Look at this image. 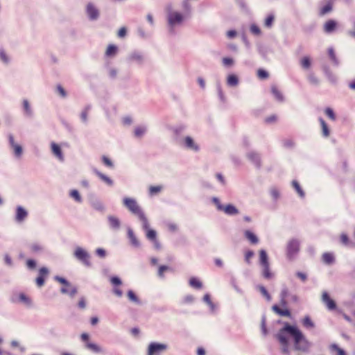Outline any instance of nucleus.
Listing matches in <instances>:
<instances>
[{"label":"nucleus","instance_id":"f257e3e1","mask_svg":"<svg viewBox=\"0 0 355 355\" xmlns=\"http://www.w3.org/2000/svg\"><path fill=\"white\" fill-rule=\"evenodd\" d=\"M276 338L282 347V352L288 354L290 352V338L292 339L295 350L302 352L309 351L311 343L302 331L295 326L286 323L276 335Z\"/></svg>","mask_w":355,"mask_h":355},{"label":"nucleus","instance_id":"f03ea898","mask_svg":"<svg viewBox=\"0 0 355 355\" xmlns=\"http://www.w3.org/2000/svg\"><path fill=\"white\" fill-rule=\"evenodd\" d=\"M124 204L127 206V207L135 214H137L139 218L142 220V222H145L146 217L140 209L139 206L137 205L136 200L131 198H125Z\"/></svg>","mask_w":355,"mask_h":355},{"label":"nucleus","instance_id":"7ed1b4c3","mask_svg":"<svg viewBox=\"0 0 355 355\" xmlns=\"http://www.w3.org/2000/svg\"><path fill=\"white\" fill-rule=\"evenodd\" d=\"M184 17L178 12H171L168 15V23L171 28L180 24L183 21Z\"/></svg>","mask_w":355,"mask_h":355},{"label":"nucleus","instance_id":"20e7f679","mask_svg":"<svg viewBox=\"0 0 355 355\" xmlns=\"http://www.w3.org/2000/svg\"><path fill=\"white\" fill-rule=\"evenodd\" d=\"M143 226L144 230L146 231L147 238L152 241L157 247H159V243L156 238V232L152 229H150L147 218L146 219L145 222H143Z\"/></svg>","mask_w":355,"mask_h":355},{"label":"nucleus","instance_id":"39448f33","mask_svg":"<svg viewBox=\"0 0 355 355\" xmlns=\"http://www.w3.org/2000/svg\"><path fill=\"white\" fill-rule=\"evenodd\" d=\"M300 250V242L297 240H291L287 247V254L290 258L295 256Z\"/></svg>","mask_w":355,"mask_h":355},{"label":"nucleus","instance_id":"423d86ee","mask_svg":"<svg viewBox=\"0 0 355 355\" xmlns=\"http://www.w3.org/2000/svg\"><path fill=\"white\" fill-rule=\"evenodd\" d=\"M166 349V345L159 343H151L148 347V355H161Z\"/></svg>","mask_w":355,"mask_h":355},{"label":"nucleus","instance_id":"0eeeda50","mask_svg":"<svg viewBox=\"0 0 355 355\" xmlns=\"http://www.w3.org/2000/svg\"><path fill=\"white\" fill-rule=\"evenodd\" d=\"M214 202L217 205L218 209L225 211L227 214L234 215L239 213L238 209L232 205L223 206L219 203V200L218 199H214Z\"/></svg>","mask_w":355,"mask_h":355},{"label":"nucleus","instance_id":"6e6552de","mask_svg":"<svg viewBox=\"0 0 355 355\" xmlns=\"http://www.w3.org/2000/svg\"><path fill=\"white\" fill-rule=\"evenodd\" d=\"M272 310L280 316L287 318L292 317L291 311L288 307H283L280 305L275 304L272 306Z\"/></svg>","mask_w":355,"mask_h":355},{"label":"nucleus","instance_id":"1a4fd4ad","mask_svg":"<svg viewBox=\"0 0 355 355\" xmlns=\"http://www.w3.org/2000/svg\"><path fill=\"white\" fill-rule=\"evenodd\" d=\"M75 257L85 264H87V252L80 247H77L74 251Z\"/></svg>","mask_w":355,"mask_h":355},{"label":"nucleus","instance_id":"9d476101","mask_svg":"<svg viewBox=\"0 0 355 355\" xmlns=\"http://www.w3.org/2000/svg\"><path fill=\"white\" fill-rule=\"evenodd\" d=\"M48 274L49 270L46 268L42 267L40 269L39 275L35 280L36 284L38 287H42L44 284L45 279Z\"/></svg>","mask_w":355,"mask_h":355},{"label":"nucleus","instance_id":"9b49d317","mask_svg":"<svg viewBox=\"0 0 355 355\" xmlns=\"http://www.w3.org/2000/svg\"><path fill=\"white\" fill-rule=\"evenodd\" d=\"M322 300L326 303L327 307L330 310H335L336 309V304L335 301L331 297L329 294L324 292L322 294Z\"/></svg>","mask_w":355,"mask_h":355},{"label":"nucleus","instance_id":"f8f14e48","mask_svg":"<svg viewBox=\"0 0 355 355\" xmlns=\"http://www.w3.org/2000/svg\"><path fill=\"white\" fill-rule=\"evenodd\" d=\"M28 216V212L22 207L19 206L16 209L15 219L17 222L23 221Z\"/></svg>","mask_w":355,"mask_h":355},{"label":"nucleus","instance_id":"ddd939ff","mask_svg":"<svg viewBox=\"0 0 355 355\" xmlns=\"http://www.w3.org/2000/svg\"><path fill=\"white\" fill-rule=\"evenodd\" d=\"M51 146V150H52L53 154L59 160L63 161L64 156H63V154L62 153V150H61L60 146L58 145L57 144L54 143V142H52Z\"/></svg>","mask_w":355,"mask_h":355},{"label":"nucleus","instance_id":"4468645a","mask_svg":"<svg viewBox=\"0 0 355 355\" xmlns=\"http://www.w3.org/2000/svg\"><path fill=\"white\" fill-rule=\"evenodd\" d=\"M9 141H10V144L14 150L15 155L17 157H19L21 155L22 152H23L21 146L20 145L15 143L14 138L11 135L9 137Z\"/></svg>","mask_w":355,"mask_h":355},{"label":"nucleus","instance_id":"2eb2a0df","mask_svg":"<svg viewBox=\"0 0 355 355\" xmlns=\"http://www.w3.org/2000/svg\"><path fill=\"white\" fill-rule=\"evenodd\" d=\"M334 1L333 0H327L326 3L320 8V14L324 15L332 10Z\"/></svg>","mask_w":355,"mask_h":355},{"label":"nucleus","instance_id":"dca6fc26","mask_svg":"<svg viewBox=\"0 0 355 355\" xmlns=\"http://www.w3.org/2000/svg\"><path fill=\"white\" fill-rule=\"evenodd\" d=\"M337 22L333 19L328 20L324 25V29L327 33H331L336 30Z\"/></svg>","mask_w":355,"mask_h":355},{"label":"nucleus","instance_id":"f3484780","mask_svg":"<svg viewBox=\"0 0 355 355\" xmlns=\"http://www.w3.org/2000/svg\"><path fill=\"white\" fill-rule=\"evenodd\" d=\"M245 236L252 244H256L258 242L257 236L250 230L245 232Z\"/></svg>","mask_w":355,"mask_h":355},{"label":"nucleus","instance_id":"a211bd4d","mask_svg":"<svg viewBox=\"0 0 355 355\" xmlns=\"http://www.w3.org/2000/svg\"><path fill=\"white\" fill-rule=\"evenodd\" d=\"M185 146L188 148H193L196 150H198V146L194 144L193 139L190 137H186L184 139Z\"/></svg>","mask_w":355,"mask_h":355},{"label":"nucleus","instance_id":"6ab92c4d","mask_svg":"<svg viewBox=\"0 0 355 355\" xmlns=\"http://www.w3.org/2000/svg\"><path fill=\"white\" fill-rule=\"evenodd\" d=\"M61 292L62 293L69 294L70 295H73L76 291V289L69 284V287H67L66 285H63L61 288Z\"/></svg>","mask_w":355,"mask_h":355},{"label":"nucleus","instance_id":"aec40b11","mask_svg":"<svg viewBox=\"0 0 355 355\" xmlns=\"http://www.w3.org/2000/svg\"><path fill=\"white\" fill-rule=\"evenodd\" d=\"M303 326L306 329H313L314 323L309 316H306L302 321Z\"/></svg>","mask_w":355,"mask_h":355},{"label":"nucleus","instance_id":"412c9836","mask_svg":"<svg viewBox=\"0 0 355 355\" xmlns=\"http://www.w3.org/2000/svg\"><path fill=\"white\" fill-rule=\"evenodd\" d=\"M19 302L24 303L27 306L31 305V300L24 293H21L18 295Z\"/></svg>","mask_w":355,"mask_h":355},{"label":"nucleus","instance_id":"4be33fe9","mask_svg":"<svg viewBox=\"0 0 355 355\" xmlns=\"http://www.w3.org/2000/svg\"><path fill=\"white\" fill-rule=\"evenodd\" d=\"M322 259L326 263L331 264L334 261V256L332 253L327 252L322 255Z\"/></svg>","mask_w":355,"mask_h":355},{"label":"nucleus","instance_id":"5701e85b","mask_svg":"<svg viewBox=\"0 0 355 355\" xmlns=\"http://www.w3.org/2000/svg\"><path fill=\"white\" fill-rule=\"evenodd\" d=\"M271 90H272V94L277 98V99H278L279 101H283V99H284L283 94H282V92L280 91V89L277 87H276V86L272 87Z\"/></svg>","mask_w":355,"mask_h":355},{"label":"nucleus","instance_id":"b1692460","mask_svg":"<svg viewBox=\"0 0 355 355\" xmlns=\"http://www.w3.org/2000/svg\"><path fill=\"white\" fill-rule=\"evenodd\" d=\"M239 83L238 77L234 74L229 75L227 77V83L230 86H236Z\"/></svg>","mask_w":355,"mask_h":355},{"label":"nucleus","instance_id":"393cba45","mask_svg":"<svg viewBox=\"0 0 355 355\" xmlns=\"http://www.w3.org/2000/svg\"><path fill=\"white\" fill-rule=\"evenodd\" d=\"M260 254V263L261 266L269 264L267 254L265 250H261L259 252Z\"/></svg>","mask_w":355,"mask_h":355},{"label":"nucleus","instance_id":"a878e982","mask_svg":"<svg viewBox=\"0 0 355 355\" xmlns=\"http://www.w3.org/2000/svg\"><path fill=\"white\" fill-rule=\"evenodd\" d=\"M118 48L114 45H109L107 51L106 55L109 57L114 56L117 53Z\"/></svg>","mask_w":355,"mask_h":355},{"label":"nucleus","instance_id":"bb28decb","mask_svg":"<svg viewBox=\"0 0 355 355\" xmlns=\"http://www.w3.org/2000/svg\"><path fill=\"white\" fill-rule=\"evenodd\" d=\"M262 266L263 267V276L267 279H272L273 277V274L270 270L269 264L263 265Z\"/></svg>","mask_w":355,"mask_h":355},{"label":"nucleus","instance_id":"cd10ccee","mask_svg":"<svg viewBox=\"0 0 355 355\" xmlns=\"http://www.w3.org/2000/svg\"><path fill=\"white\" fill-rule=\"evenodd\" d=\"M190 285L196 288H202V283L200 281L196 278L192 277L189 280Z\"/></svg>","mask_w":355,"mask_h":355},{"label":"nucleus","instance_id":"c85d7f7f","mask_svg":"<svg viewBox=\"0 0 355 355\" xmlns=\"http://www.w3.org/2000/svg\"><path fill=\"white\" fill-rule=\"evenodd\" d=\"M162 189V187L160 185L151 186L149 188V193L151 196H154L159 193Z\"/></svg>","mask_w":355,"mask_h":355},{"label":"nucleus","instance_id":"c756f323","mask_svg":"<svg viewBox=\"0 0 355 355\" xmlns=\"http://www.w3.org/2000/svg\"><path fill=\"white\" fill-rule=\"evenodd\" d=\"M109 221H110L111 226L114 228H118L120 225V221L116 217H114V216L110 217Z\"/></svg>","mask_w":355,"mask_h":355},{"label":"nucleus","instance_id":"7c9ffc66","mask_svg":"<svg viewBox=\"0 0 355 355\" xmlns=\"http://www.w3.org/2000/svg\"><path fill=\"white\" fill-rule=\"evenodd\" d=\"M331 349L336 352V355H346L345 351L340 348L337 345L333 344L331 346Z\"/></svg>","mask_w":355,"mask_h":355},{"label":"nucleus","instance_id":"2f4dec72","mask_svg":"<svg viewBox=\"0 0 355 355\" xmlns=\"http://www.w3.org/2000/svg\"><path fill=\"white\" fill-rule=\"evenodd\" d=\"M99 16V12L98 10L92 6H90V19H96Z\"/></svg>","mask_w":355,"mask_h":355},{"label":"nucleus","instance_id":"473e14b6","mask_svg":"<svg viewBox=\"0 0 355 355\" xmlns=\"http://www.w3.org/2000/svg\"><path fill=\"white\" fill-rule=\"evenodd\" d=\"M301 64L305 69H309L311 67V60L309 57H304L301 60Z\"/></svg>","mask_w":355,"mask_h":355},{"label":"nucleus","instance_id":"72a5a7b5","mask_svg":"<svg viewBox=\"0 0 355 355\" xmlns=\"http://www.w3.org/2000/svg\"><path fill=\"white\" fill-rule=\"evenodd\" d=\"M257 75L260 79H266L268 78V73L263 69H259L257 71Z\"/></svg>","mask_w":355,"mask_h":355},{"label":"nucleus","instance_id":"f704fd0d","mask_svg":"<svg viewBox=\"0 0 355 355\" xmlns=\"http://www.w3.org/2000/svg\"><path fill=\"white\" fill-rule=\"evenodd\" d=\"M56 90H57V92L58 93V94L61 97L65 98L67 96V92L64 90V89L62 87V85H58L57 87H56Z\"/></svg>","mask_w":355,"mask_h":355},{"label":"nucleus","instance_id":"c9c22d12","mask_svg":"<svg viewBox=\"0 0 355 355\" xmlns=\"http://www.w3.org/2000/svg\"><path fill=\"white\" fill-rule=\"evenodd\" d=\"M128 236H129V238L130 239L131 242L133 245H139V242H138L137 239H136V236L132 230L128 231Z\"/></svg>","mask_w":355,"mask_h":355},{"label":"nucleus","instance_id":"e433bc0d","mask_svg":"<svg viewBox=\"0 0 355 355\" xmlns=\"http://www.w3.org/2000/svg\"><path fill=\"white\" fill-rule=\"evenodd\" d=\"M70 196L73 198L75 199L76 201L77 202H80L81 201V198H80V196L78 193V191L77 190H72L71 192H70Z\"/></svg>","mask_w":355,"mask_h":355},{"label":"nucleus","instance_id":"4c0bfd02","mask_svg":"<svg viewBox=\"0 0 355 355\" xmlns=\"http://www.w3.org/2000/svg\"><path fill=\"white\" fill-rule=\"evenodd\" d=\"M293 186L296 189V191H297L300 196L303 197L304 196L302 189H301L300 184L297 181H293Z\"/></svg>","mask_w":355,"mask_h":355},{"label":"nucleus","instance_id":"58836bf2","mask_svg":"<svg viewBox=\"0 0 355 355\" xmlns=\"http://www.w3.org/2000/svg\"><path fill=\"white\" fill-rule=\"evenodd\" d=\"M250 31L253 34H254L256 35H259L261 34V30L259 28V26L256 24L251 25Z\"/></svg>","mask_w":355,"mask_h":355},{"label":"nucleus","instance_id":"ea45409f","mask_svg":"<svg viewBox=\"0 0 355 355\" xmlns=\"http://www.w3.org/2000/svg\"><path fill=\"white\" fill-rule=\"evenodd\" d=\"M273 21H274V16L272 15H269L265 20L266 26L268 27H270L272 24Z\"/></svg>","mask_w":355,"mask_h":355},{"label":"nucleus","instance_id":"a19ab883","mask_svg":"<svg viewBox=\"0 0 355 355\" xmlns=\"http://www.w3.org/2000/svg\"><path fill=\"white\" fill-rule=\"evenodd\" d=\"M128 295L131 300L136 302H139V300L137 296L132 291H129L128 292Z\"/></svg>","mask_w":355,"mask_h":355},{"label":"nucleus","instance_id":"79ce46f5","mask_svg":"<svg viewBox=\"0 0 355 355\" xmlns=\"http://www.w3.org/2000/svg\"><path fill=\"white\" fill-rule=\"evenodd\" d=\"M23 107H24V109L25 112H26V114H31V107H30L29 103L27 100H24Z\"/></svg>","mask_w":355,"mask_h":355},{"label":"nucleus","instance_id":"37998d69","mask_svg":"<svg viewBox=\"0 0 355 355\" xmlns=\"http://www.w3.org/2000/svg\"><path fill=\"white\" fill-rule=\"evenodd\" d=\"M223 64L227 67H231L234 64V60L231 58H224L223 59Z\"/></svg>","mask_w":355,"mask_h":355},{"label":"nucleus","instance_id":"c03bdc74","mask_svg":"<svg viewBox=\"0 0 355 355\" xmlns=\"http://www.w3.org/2000/svg\"><path fill=\"white\" fill-rule=\"evenodd\" d=\"M145 128L144 127H138L135 129V133L137 137H141L145 132Z\"/></svg>","mask_w":355,"mask_h":355},{"label":"nucleus","instance_id":"a18cd8bd","mask_svg":"<svg viewBox=\"0 0 355 355\" xmlns=\"http://www.w3.org/2000/svg\"><path fill=\"white\" fill-rule=\"evenodd\" d=\"M340 241L345 245H349L350 243L349 239L348 236L345 234H341Z\"/></svg>","mask_w":355,"mask_h":355},{"label":"nucleus","instance_id":"49530a36","mask_svg":"<svg viewBox=\"0 0 355 355\" xmlns=\"http://www.w3.org/2000/svg\"><path fill=\"white\" fill-rule=\"evenodd\" d=\"M325 112L332 120L336 119V115L332 109H331L330 107H327L325 110Z\"/></svg>","mask_w":355,"mask_h":355},{"label":"nucleus","instance_id":"de8ad7c7","mask_svg":"<svg viewBox=\"0 0 355 355\" xmlns=\"http://www.w3.org/2000/svg\"><path fill=\"white\" fill-rule=\"evenodd\" d=\"M321 123H322L324 135L325 136H328L329 135V131L327 125L325 123V122L323 120H321Z\"/></svg>","mask_w":355,"mask_h":355},{"label":"nucleus","instance_id":"09e8293b","mask_svg":"<svg viewBox=\"0 0 355 355\" xmlns=\"http://www.w3.org/2000/svg\"><path fill=\"white\" fill-rule=\"evenodd\" d=\"M277 121V117L275 115L270 116L266 119V122L267 123H275Z\"/></svg>","mask_w":355,"mask_h":355},{"label":"nucleus","instance_id":"8fccbe9b","mask_svg":"<svg viewBox=\"0 0 355 355\" xmlns=\"http://www.w3.org/2000/svg\"><path fill=\"white\" fill-rule=\"evenodd\" d=\"M55 279L63 285H66L67 287H69V283L65 279L60 277H56Z\"/></svg>","mask_w":355,"mask_h":355},{"label":"nucleus","instance_id":"3c124183","mask_svg":"<svg viewBox=\"0 0 355 355\" xmlns=\"http://www.w3.org/2000/svg\"><path fill=\"white\" fill-rule=\"evenodd\" d=\"M26 265L29 268H31V269H33L35 268L36 266V263L34 260L33 259H28L26 261Z\"/></svg>","mask_w":355,"mask_h":355},{"label":"nucleus","instance_id":"603ef678","mask_svg":"<svg viewBox=\"0 0 355 355\" xmlns=\"http://www.w3.org/2000/svg\"><path fill=\"white\" fill-rule=\"evenodd\" d=\"M112 283L115 286H119L121 284L120 279L117 277H113L111 279Z\"/></svg>","mask_w":355,"mask_h":355},{"label":"nucleus","instance_id":"864d4df0","mask_svg":"<svg viewBox=\"0 0 355 355\" xmlns=\"http://www.w3.org/2000/svg\"><path fill=\"white\" fill-rule=\"evenodd\" d=\"M168 269H169V268L168 266H161L159 268V275L162 276L164 275V272H166Z\"/></svg>","mask_w":355,"mask_h":355},{"label":"nucleus","instance_id":"5fc2aeb1","mask_svg":"<svg viewBox=\"0 0 355 355\" xmlns=\"http://www.w3.org/2000/svg\"><path fill=\"white\" fill-rule=\"evenodd\" d=\"M254 256V253L251 250H248V252H246L245 253V260L246 261L248 262H250V259Z\"/></svg>","mask_w":355,"mask_h":355},{"label":"nucleus","instance_id":"6e6d98bb","mask_svg":"<svg viewBox=\"0 0 355 355\" xmlns=\"http://www.w3.org/2000/svg\"><path fill=\"white\" fill-rule=\"evenodd\" d=\"M127 33V29L125 27L121 28L118 33V35L120 37H123L125 36Z\"/></svg>","mask_w":355,"mask_h":355},{"label":"nucleus","instance_id":"4d7b16f0","mask_svg":"<svg viewBox=\"0 0 355 355\" xmlns=\"http://www.w3.org/2000/svg\"><path fill=\"white\" fill-rule=\"evenodd\" d=\"M297 276L301 279L302 281H306V275L304 273V272H298L297 273Z\"/></svg>","mask_w":355,"mask_h":355},{"label":"nucleus","instance_id":"13d9d810","mask_svg":"<svg viewBox=\"0 0 355 355\" xmlns=\"http://www.w3.org/2000/svg\"><path fill=\"white\" fill-rule=\"evenodd\" d=\"M80 117H81V119L83 120V121L85 122L87 121V109H85L84 111H83V112L81 113Z\"/></svg>","mask_w":355,"mask_h":355},{"label":"nucleus","instance_id":"bf43d9fd","mask_svg":"<svg viewBox=\"0 0 355 355\" xmlns=\"http://www.w3.org/2000/svg\"><path fill=\"white\" fill-rule=\"evenodd\" d=\"M284 146H286L287 147H291L293 146V141L290 139H287L284 140Z\"/></svg>","mask_w":355,"mask_h":355},{"label":"nucleus","instance_id":"052dcab7","mask_svg":"<svg viewBox=\"0 0 355 355\" xmlns=\"http://www.w3.org/2000/svg\"><path fill=\"white\" fill-rule=\"evenodd\" d=\"M81 338L83 341L86 342L87 347H89V343H87L89 335L87 333H84L81 335Z\"/></svg>","mask_w":355,"mask_h":355},{"label":"nucleus","instance_id":"680f3d73","mask_svg":"<svg viewBox=\"0 0 355 355\" xmlns=\"http://www.w3.org/2000/svg\"><path fill=\"white\" fill-rule=\"evenodd\" d=\"M0 58L4 62H8V58L5 53L4 51H0Z\"/></svg>","mask_w":355,"mask_h":355},{"label":"nucleus","instance_id":"e2e57ef3","mask_svg":"<svg viewBox=\"0 0 355 355\" xmlns=\"http://www.w3.org/2000/svg\"><path fill=\"white\" fill-rule=\"evenodd\" d=\"M96 253L101 257H104L105 256V254H106L105 251L104 250H103V249H101V248H99V249H98L96 250Z\"/></svg>","mask_w":355,"mask_h":355},{"label":"nucleus","instance_id":"0e129e2a","mask_svg":"<svg viewBox=\"0 0 355 355\" xmlns=\"http://www.w3.org/2000/svg\"><path fill=\"white\" fill-rule=\"evenodd\" d=\"M227 35L230 38H233L236 35V31L234 30H230L227 32Z\"/></svg>","mask_w":355,"mask_h":355},{"label":"nucleus","instance_id":"69168bd1","mask_svg":"<svg viewBox=\"0 0 355 355\" xmlns=\"http://www.w3.org/2000/svg\"><path fill=\"white\" fill-rule=\"evenodd\" d=\"M272 195L275 199H277L280 196L279 191L277 189H273L272 191Z\"/></svg>","mask_w":355,"mask_h":355},{"label":"nucleus","instance_id":"338daca9","mask_svg":"<svg viewBox=\"0 0 355 355\" xmlns=\"http://www.w3.org/2000/svg\"><path fill=\"white\" fill-rule=\"evenodd\" d=\"M78 306L80 309H85L86 307V302L84 300H80L78 302Z\"/></svg>","mask_w":355,"mask_h":355},{"label":"nucleus","instance_id":"774afa93","mask_svg":"<svg viewBox=\"0 0 355 355\" xmlns=\"http://www.w3.org/2000/svg\"><path fill=\"white\" fill-rule=\"evenodd\" d=\"M198 355H205V351L202 347H200L197 351Z\"/></svg>","mask_w":355,"mask_h":355}]
</instances>
